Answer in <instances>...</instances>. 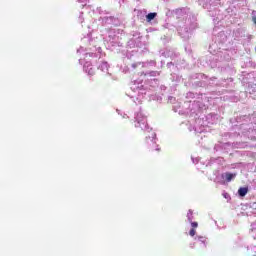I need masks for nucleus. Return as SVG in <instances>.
Wrapping results in <instances>:
<instances>
[{
    "instance_id": "6",
    "label": "nucleus",
    "mask_w": 256,
    "mask_h": 256,
    "mask_svg": "<svg viewBox=\"0 0 256 256\" xmlns=\"http://www.w3.org/2000/svg\"><path fill=\"white\" fill-rule=\"evenodd\" d=\"M190 223H191L192 229H197V227H199V223H197V222L191 221Z\"/></svg>"
},
{
    "instance_id": "2",
    "label": "nucleus",
    "mask_w": 256,
    "mask_h": 256,
    "mask_svg": "<svg viewBox=\"0 0 256 256\" xmlns=\"http://www.w3.org/2000/svg\"><path fill=\"white\" fill-rule=\"evenodd\" d=\"M155 17H157V13H149L146 18L147 21H153V19H155Z\"/></svg>"
},
{
    "instance_id": "5",
    "label": "nucleus",
    "mask_w": 256,
    "mask_h": 256,
    "mask_svg": "<svg viewBox=\"0 0 256 256\" xmlns=\"http://www.w3.org/2000/svg\"><path fill=\"white\" fill-rule=\"evenodd\" d=\"M197 231L195 230V228H192L190 231H189V235L190 237H195Z\"/></svg>"
},
{
    "instance_id": "1",
    "label": "nucleus",
    "mask_w": 256,
    "mask_h": 256,
    "mask_svg": "<svg viewBox=\"0 0 256 256\" xmlns=\"http://www.w3.org/2000/svg\"><path fill=\"white\" fill-rule=\"evenodd\" d=\"M247 193H249V188L247 187H241L238 189V195H240V197H245Z\"/></svg>"
},
{
    "instance_id": "3",
    "label": "nucleus",
    "mask_w": 256,
    "mask_h": 256,
    "mask_svg": "<svg viewBox=\"0 0 256 256\" xmlns=\"http://www.w3.org/2000/svg\"><path fill=\"white\" fill-rule=\"evenodd\" d=\"M233 177H235V174L226 173V181H228V183L233 180Z\"/></svg>"
},
{
    "instance_id": "7",
    "label": "nucleus",
    "mask_w": 256,
    "mask_h": 256,
    "mask_svg": "<svg viewBox=\"0 0 256 256\" xmlns=\"http://www.w3.org/2000/svg\"><path fill=\"white\" fill-rule=\"evenodd\" d=\"M87 5V2H85L83 5H82V9H83V7H85Z\"/></svg>"
},
{
    "instance_id": "4",
    "label": "nucleus",
    "mask_w": 256,
    "mask_h": 256,
    "mask_svg": "<svg viewBox=\"0 0 256 256\" xmlns=\"http://www.w3.org/2000/svg\"><path fill=\"white\" fill-rule=\"evenodd\" d=\"M188 221L191 223L193 221V210H189L187 213Z\"/></svg>"
}]
</instances>
